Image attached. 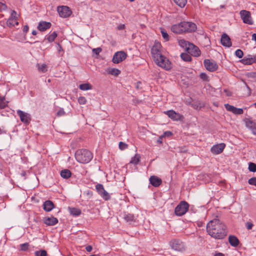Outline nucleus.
<instances>
[{"instance_id": "obj_1", "label": "nucleus", "mask_w": 256, "mask_h": 256, "mask_svg": "<svg viewBox=\"0 0 256 256\" xmlns=\"http://www.w3.org/2000/svg\"><path fill=\"white\" fill-rule=\"evenodd\" d=\"M151 54L154 62L158 66L166 70L172 68L170 62L162 54V45L160 42H155L151 48Z\"/></svg>"}, {"instance_id": "obj_2", "label": "nucleus", "mask_w": 256, "mask_h": 256, "mask_svg": "<svg viewBox=\"0 0 256 256\" xmlns=\"http://www.w3.org/2000/svg\"><path fill=\"white\" fill-rule=\"evenodd\" d=\"M208 234L216 239H222L226 235V226L219 219L210 220L206 226Z\"/></svg>"}, {"instance_id": "obj_3", "label": "nucleus", "mask_w": 256, "mask_h": 256, "mask_svg": "<svg viewBox=\"0 0 256 256\" xmlns=\"http://www.w3.org/2000/svg\"><path fill=\"white\" fill-rule=\"evenodd\" d=\"M93 155L86 149L78 150L75 153V158L78 162L82 164H88L92 159Z\"/></svg>"}, {"instance_id": "obj_4", "label": "nucleus", "mask_w": 256, "mask_h": 256, "mask_svg": "<svg viewBox=\"0 0 256 256\" xmlns=\"http://www.w3.org/2000/svg\"><path fill=\"white\" fill-rule=\"evenodd\" d=\"M188 208L189 205L188 202L182 201L175 208V214L178 216H183L188 211Z\"/></svg>"}, {"instance_id": "obj_5", "label": "nucleus", "mask_w": 256, "mask_h": 256, "mask_svg": "<svg viewBox=\"0 0 256 256\" xmlns=\"http://www.w3.org/2000/svg\"><path fill=\"white\" fill-rule=\"evenodd\" d=\"M169 244L171 248L174 250L182 252L186 250L184 243L179 240H172L170 242Z\"/></svg>"}, {"instance_id": "obj_6", "label": "nucleus", "mask_w": 256, "mask_h": 256, "mask_svg": "<svg viewBox=\"0 0 256 256\" xmlns=\"http://www.w3.org/2000/svg\"><path fill=\"white\" fill-rule=\"evenodd\" d=\"M240 18L244 24H252L253 20H252L250 12L246 10H242L240 12Z\"/></svg>"}, {"instance_id": "obj_7", "label": "nucleus", "mask_w": 256, "mask_h": 256, "mask_svg": "<svg viewBox=\"0 0 256 256\" xmlns=\"http://www.w3.org/2000/svg\"><path fill=\"white\" fill-rule=\"evenodd\" d=\"M57 11L62 18H66L69 17L72 12L70 9L67 6H59L57 8Z\"/></svg>"}, {"instance_id": "obj_8", "label": "nucleus", "mask_w": 256, "mask_h": 256, "mask_svg": "<svg viewBox=\"0 0 256 256\" xmlns=\"http://www.w3.org/2000/svg\"><path fill=\"white\" fill-rule=\"evenodd\" d=\"M6 24L9 28L14 27L16 25L18 24L16 17V12L15 10H12V11L10 16L6 20Z\"/></svg>"}, {"instance_id": "obj_9", "label": "nucleus", "mask_w": 256, "mask_h": 256, "mask_svg": "<svg viewBox=\"0 0 256 256\" xmlns=\"http://www.w3.org/2000/svg\"><path fill=\"white\" fill-rule=\"evenodd\" d=\"M127 57V54L123 51L116 52L112 58V61L114 64H118L124 60Z\"/></svg>"}, {"instance_id": "obj_10", "label": "nucleus", "mask_w": 256, "mask_h": 256, "mask_svg": "<svg viewBox=\"0 0 256 256\" xmlns=\"http://www.w3.org/2000/svg\"><path fill=\"white\" fill-rule=\"evenodd\" d=\"M184 26V32H195L197 29L196 25L191 22H182Z\"/></svg>"}, {"instance_id": "obj_11", "label": "nucleus", "mask_w": 256, "mask_h": 256, "mask_svg": "<svg viewBox=\"0 0 256 256\" xmlns=\"http://www.w3.org/2000/svg\"><path fill=\"white\" fill-rule=\"evenodd\" d=\"M22 122L24 124H28L31 121V116L30 114L24 112L21 110H18L16 112Z\"/></svg>"}, {"instance_id": "obj_12", "label": "nucleus", "mask_w": 256, "mask_h": 256, "mask_svg": "<svg viewBox=\"0 0 256 256\" xmlns=\"http://www.w3.org/2000/svg\"><path fill=\"white\" fill-rule=\"evenodd\" d=\"M204 63L206 68L210 72H214L218 68V66L214 61L206 59L204 60Z\"/></svg>"}, {"instance_id": "obj_13", "label": "nucleus", "mask_w": 256, "mask_h": 256, "mask_svg": "<svg viewBox=\"0 0 256 256\" xmlns=\"http://www.w3.org/2000/svg\"><path fill=\"white\" fill-rule=\"evenodd\" d=\"M187 52L195 57H198L200 54V50L199 48L193 44H192L190 46L187 48Z\"/></svg>"}, {"instance_id": "obj_14", "label": "nucleus", "mask_w": 256, "mask_h": 256, "mask_svg": "<svg viewBox=\"0 0 256 256\" xmlns=\"http://www.w3.org/2000/svg\"><path fill=\"white\" fill-rule=\"evenodd\" d=\"M170 118L173 120L178 121L182 120V116L181 114L176 112L173 110H170L164 112Z\"/></svg>"}, {"instance_id": "obj_15", "label": "nucleus", "mask_w": 256, "mask_h": 256, "mask_svg": "<svg viewBox=\"0 0 256 256\" xmlns=\"http://www.w3.org/2000/svg\"><path fill=\"white\" fill-rule=\"evenodd\" d=\"M224 107L228 111L231 112L235 114H242L244 113L242 108H237L228 104H225Z\"/></svg>"}, {"instance_id": "obj_16", "label": "nucleus", "mask_w": 256, "mask_h": 256, "mask_svg": "<svg viewBox=\"0 0 256 256\" xmlns=\"http://www.w3.org/2000/svg\"><path fill=\"white\" fill-rule=\"evenodd\" d=\"M220 42L226 48H230L232 45L230 38L226 33L222 34L220 38Z\"/></svg>"}, {"instance_id": "obj_17", "label": "nucleus", "mask_w": 256, "mask_h": 256, "mask_svg": "<svg viewBox=\"0 0 256 256\" xmlns=\"http://www.w3.org/2000/svg\"><path fill=\"white\" fill-rule=\"evenodd\" d=\"M226 144L224 143H220L213 146L211 148V152L215 154H218L222 152L225 148Z\"/></svg>"}, {"instance_id": "obj_18", "label": "nucleus", "mask_w": 256, "mask_h": 256, "mask_svg": "<svg viewBox=\"0 0 256 256\" xmlns=\"http://www.w3.org/2000/svg\"><path fill=\"white\" fill-rule=\"evenodd\" d=\"M58 220L52 216L50 217H46L43 219L44 223L46 226H49L56 225L58 223Z\"/></svg>"}, {"instance_id": "obj_19", "label": "nucleus", "mask_w": 256, "mask_h": 256, "mask_svg": "<svg viewBox=\"0 0 256 256\" xmlns=\"http://www.w3.org/2000/svg\"><path fill=\"white\" fill-rule=\"evenodd\" d=\"M183 28H184L183 24H182V22H181L178 24H174V25L172 26L171 27V30L174 33H175L176 34H180L184 32Z\"/></svg>"}, {"instance_id": "obj_20", "label": "nucleus", "mask_w": 256, "mask_h": 256, "mask_svg": "<svg viewBox=\"0 0 256 256\" xmlns=\"http://www.w3.org/2000/svg\"><path fill=\"white\" fill-rule=\"evenodd\" d=\"M149 180L150 184L154 187L159 186L162 183V180L156 176H150Z\"/></svg>"}, {"instance_id": "obj_21", "label": "nucleus", "mask_w": 256, "mask_h": 256, "mask_svg": "<svg viewBox=\"0 0 256 256\" xmlns=\"http://www.w3.org/2000/svg\"><path fill=\"white\" fill-rule=\"evenodd\" d=\"M52 24L50 22L41 21L38 26V29L41 32H44L50 28Z\"/></svg>"}, {"instance_id": "obj_22", "label": "nucleus", "mask_w": 256, "mask_h": 256, "mask_svg": "<svg viewBox=\"0 0 256 256\" xmlns=\"http://www.w3.org/2000/svg\"><path fill=\"white\" fill-rule=\"evenodd\" d=\"M256 58L255 57H252L250 55L248 56H245L244 58L240 60V62L244 64H252L255 62Z\"/></svg>"}, {"instance_id": "obj_23", "label": "nucleus", "mask_w": 256, "mask_h": 256, "mask_svg": "<svg viewBox=\"0 0 256 256\" xmlns=\"http://www.w3.org/2000/svg\"><path fill=\"white\" fill-rule=\"evenodd\" d=\"M123 218L127 222H128L130 224H132L136 221V218L133 214H131L124 213V214Z\"/></svg>"}, {"instance_id": "obj_24", "label": "nucleus", "mask_w": 256, "mask_h": 256, "mask_svg": "<svg viewBox=\"0 0 256 256\" xmlns=\"http://www.w3.org/2000/svg\"><path fill=\"white\" fill-rule=\"evenodd\" d=\"M54 208V204L51 200H47L43 204V208L46 212H50Z\"/></svg>"}, {"instance_id": "obj_25", "label": "nucleus", "mask_w": 256, "mask_h": 256, "mask_svg": "<svg viewBox=\"0 0 256 256\" xmlns=\"http://www.w3.org/2000/svg\"><path fill=\"white\" fill-rule=\"evenodd\" d=\"M228 242L231 246H236L238 245L239 240L234 236H230L228 238Z\"/></svg>"}, {"instance_id": "obj_26", "label": "nucleus", "mask_w": 256, "mask_h": 256, "mask_svg": "<svg viewBox=\"0 0 256 256\" xmlns=\"http://www.w3.org/2000/svg\"><path fill=\"white\" fill-rule=\"evenodd\" d=\"M192 44V43H190L184 39L180 40H178V44H179L180 46L182 48H184L186 52H187V48H188V47L190 46V45Z\"/></svg>"}, {"instance_id": "obj_27", "label": "nucleus", "mask_w": 256, "mask_h": 256, "mask_svg": "<svg viewBox=\"0 0 256 256\" xmlns=\"http://www.w3.org/2000/svg\"><path fill=\"white\" fill-rule=\"evenodd\" d=\"M190 104L195 110H200L203 106L199 100H192Z\"/></svg>"}, {"instance_id": "obj_28", "label": "nucleus", "mask_w": 256, "mask_h": 256, "mask_svg": "<svg viewBox=\"0 0 256 256\" xmlns=\"http://www.w3.org/2000/svg\"><path fill=\"white\" fill-rule=\"evenodd\" d=\"M71 175V172L68 169L63 170L60 172V176L64 178L67 179L70 178Z\"/></svg>"}, {"instance_id": "obj_29", "label": "nucleus", "mask_w": 256, "mask_h": 256, "mask_svg": "<svg viewBox=\"0 0 256 256\" xmlns=\"http://www.w3.org/2000/svg\"><path fill=\"white\" fill-rule=\"evenodd\" d=\"M68 209L70 214L74 216H78L81 214V210L79 208H69Z\"/></svg>"}, {"instance_id": "obj_30", "label": "nucleus", "mask_w": 256, "mask_h": 256, "mask_svg": "<svg viewBox=\"0 0 256 256\" xmlns=\"http://www.w3.org/2000/svg\"><path fill=\"white\" fill-rule=\"evenodd\" d=\"M79 88L82 90H92V86L89 83H85L80 84Z\"/></svg>"}, {"instance_id": "obj_31", "label": "nucleus", "mask_w": 256, "mask_h": 256, "mask_svg": "<svg viewBox=\"0 0 256 256\" xmlns=\"http://www.w3.org/2000/svg\"><path fill=\"white\" fill-rule=\"evenodd\" d=\"M36 68H38V70L40 72H45L48 70L47 66L44 64H37Z\"/></svg>"}, {"instance_id": "obj_32", "label": "nucleus", "mask_w": 256, "mask_h": 256, "mask_svg": "<svg viewBox=\"0 0 256 256\" xmlns=\"http://www.w3.org/2000/svg\"><path fill=\"white\" fill-rule=\"evenodd\" d=\"M174 2L181 8H184L188 2V0H173Z\"/></svg>"}, {"instance_id": "obj_33", "label": "nucleus", "mask_w": 256, "mask_h": 256, "mask_svg": "<svg viewBox=\"0 0 256 256\" xmlns=\"http://www.w3.org/2000/svg\"><path fill=\"white\" fill-rule=\"evenodd\" d=\"M57 36V32H54L52 34L47 36L46 40L48 42H52L54 40Z\"/></svg>"}, {"instance_id": "obj_34", "label": "nucleus", "mask_w": 256, "mask_h": 256, "mask_svg": "<svg viewBox=\"0 0 256 256\" xmlns=\"http://www.w3.org/2000/svg\"><path fill=\"white\" fill-rule=\"evenodd\" d=\"M8 102L6 101L4 97L0 96V109L4 108L8 106Z\"/></svg>"}, {"instance_id": "obj_35", "label": "nucleus", "mask_w": 256, "mask_h": 256, "mask_svg": "<svg viewBox=\"0 0 256 256\" xmlns=\"http://www.w3.org/2000/svg\"><path fill=\"white\" fill-rule=\"evenodd\" d=\"M246 125L247 128L251 130L256 125V123L250 120H246Z\"/></svg>"}, {"instance_id": "obj_36", "label": "nucleus", "mask_w": 256, "mask_h": 256, "mask_svg": "<svg viewBox=\"0 0 256 256\" xmlns=\"http://www.w3.org/2000/svg\"><path fill=\"white\" fill-rule=\"evenodd\" d=\"M180 57L185 62H190L192 60L190 56L186 53H182L180 54Z\"/></svg>"}, {"instance_id": "obj_37", "label": "nucleus", "mask_w": 256, "mask_h": 256, "mask_svg": "<svg viewBox=\"0 0 256 256\" xmlns=\"http://www.w3.org/2000/svg\"><path fill=\"white\" fill-rule=\"evenodd\" d=\"M140 159V156L139 154H136L134 157H132L130 162V163L137 164L139 162Z\"/></svg>"}, {"instance_id": "obj_38", "label": "nucleus", "mask_w": 256, "mask_h": 256, "mask_svg": "<svg viewBox=\"0 0 256 256\" xmlns=\"http://www.w3.org/2000/svg\"><path fill=\"white\" fill-rule=\"evenodd\" d=\"M96 188L98 194L100 196L103 191L104 190V187L102 184H98L96 186Z\"/></svg>"}, {"instance_id": "obj_39", "label": "nucleus", "mask_w": 256, "mask_h": 256, "mask_svg": "<svg viewBox=\"0 0 256 256\" xmlns=\"http://www.w3.org/2000/svg\"><path fill=\"white\" fill-rule=\"evenodd\" d=\"M100 196L105 200H108L110 198V194L105 190L103 191Z\"/></svg>"}, {"instance_id": "obj_40", "label": "nucleus", "mask_w": 256, "mask_h": 256, "mask_svg": "<svg viewBox=\"0 0 256 256\" xmlns=\"http://www.w3.org/2000/svg\"><path fill=\"white\" fill-rule=\"evenodd\" d=\"M108 73L112 75L117 76L120 73V71L118 68H113L110 70Z\"/></svg>"}, {"instance_id": "obj_41", "label": "nucleus", "mask_w": 256, "mask_h": 256, "mask_svg": "<svg viewBox=\"0 0 256 256\" xmlns=\"http://www.w3.org/2000/svg\"><path fill=\"white\" fill-rule=\"evenodd\" d=\"M36 256H46L47 253L45 250L36 251L34 252Z\"/></svg>"}, {"instance_id": "obj_42", "label": "nucleus", "mask_w": 256, "mask_h": 256, "mask_svg": "<svg viewBox=\"0 0 256 256\" xmlns=\"http://www.w3.org/2000/svg\"><path fill=\"white\" fill-rule=\"evenodd\" d=\"M248 170L250 172H256V164L253 162H250L248 165Z\"/></svg>"}, {"instance_id": "obj_43", "label": "nucleus", "mask_w": 256, "mask_h": 256, "mask_svg": "<svg viewBox=\"0 0 256 256\" xmlns=\"http://www.w3.org/2000/svg\"><path fill=\"white\" fill-rule=\"evenodd\" d=\"M29 244L28 242H26L20 245V250L22 251H26L28 250Z\"/></svg>"}, {"instance_id": "obj_44", "label": "nucleus", "mask_w": 256, "mask_h": 256, "mask_svg": "<svg viewBox=\"0 0 256 256\" xmlns=\"http://www.w3.org/2000/svg\"><path fill=\"white\" fill-rule=\"evenodd\" d=\"M161 33L163 38L166 40L168 41L169 40V36L167 32L164 29L161 30Z\"/></svg>"}, {"instance_id": "obj_45", "label": "nucleus", "mask_w": 256, "mask_h": 256, "mask_svg": "<svg viewBox=\"0 0 256 256\" xmlns=\"http://www.w3.org/2000/svg\"><path fill=\"white\" fill-rule=\"evenodd\" d=\"M78 102L80 104H85L87 102V100L85 97L82 96L78 98Z\"/></svg>"}, {"instance_id": "obj_46", "label": "nucleus", "mask_w": 256, "mask_h": 256, "mask_svg": "<svg viewBox=\"0 0 256 256\" xmlns=\"http://www.w3.org/2000/svg\"><path fill=\"white\" fill-rule=\"evenodd\" d=\"M235 54L238 58H242L244 55V53H243V52L241 50L238 49L236 50Z\"/></svg>"}, {"instance_id": "obj_47", "label": "nucleus", "mask_w": 256, "mask_h": 256, "mask_svg": "<svg viewBox=\"0 0 256 256\" xmlns=\"http://www.w3.org/2000/svg\"><path fill=\"white\" fill-rule=\"evenodd\" d=\"M128 146L126 143L120 142L119 143V148L121 150H124L128 148Z\"/></svg>"}, {"instance_id": "obj_48", "label": "nucleus", "mask_w": 256, "mask_h": 256, "mask_svg": "<svg viewBox=\"0 0 256 256\" xmlns=\"http://www.w3.org/2000/svg\"><path fill=\"white\" fill-rule=\"evenodd\" d=\"M248 184L256 186V177L250 178L248 180Z\"/></svg>"}, {"instance_id": "obj_49", "label": "nucleus", "mask_w": 256, "mask_h": 256, "mask_svg": "<svg viewBox=\"0 0 256 256\" xmlns=\"http://www.w3.org/2000/svg\"><path fill=\"white\" fill-rule=\"evenodd\" d=\"M102 49L100 48H94L92 50V52L96 54H99L102 52Z\"/></svg>"}, {"instance_id": "obj_50", "label": "nucleus", "mask_w": 256, "mask_h": 256, "mask_svg": "<svg viewBox=\"0 0 256 256\" xmlns=\"http://www.w3.org/2000/svg\"><path fill=\"white\" fill-rule=\"evenodd\" d=\"M65 112L63 108H60L58 111L57 112V116H60L64 115Z\"/></svg>"}, {"instance_id": "obj_51", "label": "nucleus", "mask_w": 256, "mask_h": 256, "mask_svg": "<svg viewBox=\"0 0 256 256\" xmlns=\"http://www.w3.org/2000/svg\"><path fill=\"white\" fill-rule=\"evenodd\" d=\"M172 135V133L170 131L164 132L162 135L163 137L167 136L169 137Z\"/></svg>"}, {"instance_id": "obj_52", "label": "nucleus", "mask_w": 256, "mask_h": 256, "mask_svg": "<svg viewBox=\"0 0 256 256\" xmlns=\"http://www.w3.org/2000/svg\"><path fill=\"white\" fill-rule=\"evenodd\" d=\"M253 226H254L253 224L250 222H247L246 224V228L248 230H251Z\"/></svg>"}, {"instance_id": "obj_53", "label": "nucleus", "mask_w": 256, "mask_h": 256, "mask_svg": "<svg viewBox=\"0 0 256 256\" xmlns=\"http://www.w3.org/2000/svg\"><path fill=\"white\" fill-rule=\"evenodd\" d=\"M200 77L204 80H208V76L205 73H201L200 74Z\"/></svg>"}, {"instance_id": "obj_54", "label": "nucleus", "mask_w": 256, "mask_h": 256, "mask_svg": "<svg viewBox=\"0 0 256 256\" xmlns=\"http://www.w3.org/2000/svg\"><path fill=\"white\" fill-rule=\"evenodd\" d=\"M28 30H29L28 26V25H25L23 27L22 31L24 32V33H26L28 31Z\"/></svg>"}, {"instance_id": "obj_55", "label": "nucleus", "mask_w": 256, "mask_h": 256, "mask_svg": "<svg viewBox=\"0 0 256 256\" xmlns=\"http://www.w3.org/2000/svg\"><path fill=\"white\" fill-rule=\"evenodd\" d=\"M0 26H2L3 28H5L6 26V21L4 20L0 21Z\"/></svg>"}, {"instance_id": "obj_56", "label": "nucleus", "mask_w": 256, "mask_h": 256, "mask_svg": "<svg viewBox=\"0 0 256 256\" xmlns=\"http://www.w3.org/2000/svg\"><path fill=\"white\" fill-rule=\"evenodd\" d=\"M86 250L87 252H90L92 250V246H91L88 245V246H86Z\"/></svg>"}, {"instance_id": "obj_57", "label": "nucleus", "mask_w": 256, "mask_h": 256, "mask_svg": "<svg viewBox=\"0 0 256 256\" xmlns=\"http://www.w3.org/2000/svg\"><path fill=\"white\" fill-rule=\"evenodd\" d=\"M6 8V4H4L0 2V9L1 10H4Z\"/></svg>"}, {"instance_id": "obj_58", "label": "nucleus", "mask_w": 256, "mask_h": 256, "mask_svg": "<svg viewBox=\"0 0 256 256\" xmlns=\"http://www.w3.org/2000/svg\"><path fill=\"white\" fill-rule=\"evenodd\" d=\"M250 130L254 134L256 135V124Z\"/></svg>"}, {"instance_id": "obj_59", "label": "nucleus", "mask_w": 256, "mask_h": 256, "mask_svg": "<svg viewBox=\"0 0 256 256\" xmlns=\"http://www.w3.org/2000/svg\"><path fill=\"white\" fill-rule=\"evenodd\" d=\"M164 137L162 136V135L161 136H160L158 138V143H160V144H162V138H163Z\"/></svg>"}, {"instance_id": "obj_60", "label": "nucleus", "mask_w": 256, "mask_h": 256, "mask_svg": "<svg viewBox=\"0 0 256 256\" xmlns=\"http://www.w3.org/2000/svg\"><path fill=\"white\" fill-rule=\"evenodd\" d=\"M214 256H224V255L221 252H216L214 254Z\"/></svg>"}, {"instance_id": "obj_61", "label": "nucleus", "mask_w": 256, "mask_h": 256, "mask_svg": "<svg viewBox=\"0 0 256 256\" xmlns=\"http://www.w3.org/2000/svg\"><path fill=\"white\" fill-rule=\"evenodd\" d=\"M124 28V24H120L118 26V29L120 30H122Z\"/></svg>"}, {"instance_id": "obj_62", "label": "nucleus", "mask_w": 256, "mask_h": 256, "mask_svg": "<svg viewBox=\"0 0 256 256\" xmlns=\"http://www.w3.org/2000/svg\"><path fill=\"white\" fill-rule=\"evenodd\" d=\"M6 133L5 131L0 128V134Z\"/></svg>"}, {"instance_id": "obj_63", "label": "nucleus", "mask_w": 256, "mask_h": 256, "mask_svg": "<svg viewBox=\"0 0 256 256\" xmlns=\"http://www.w3.org/2000/svg\"><path fill=\"white\" fill-rule=\"evenodd\" d=\"M37 34V32L36 30H33L32 31V34L34 36L36 35Z\"/></svg>"}, {"instance_id": "obj_64", "label": "nucleus", "mask_w": 256, "mask_h": 256, "mask_svg": "<svg viewBox=\"0 0 256 256\" xmlns=\"http://www.w3.org/2000/svg\"><path fill=\"white\" fill-rule=\"evenodd\" d=\"M58 47H59V48H59V50H59V51H60V50L62 49V46H60V44H58Z\"/></svg>"}]
</instances>
